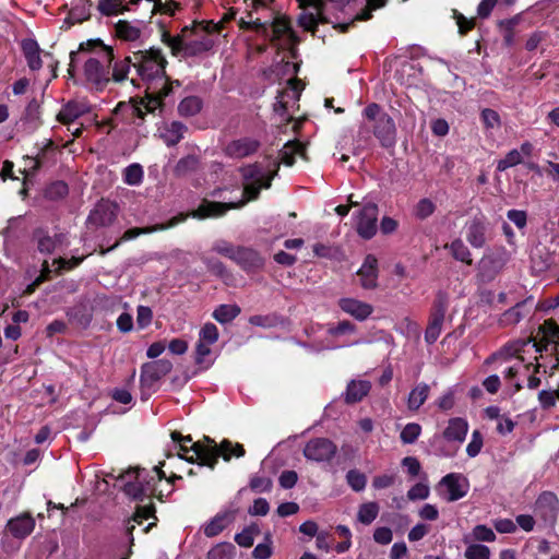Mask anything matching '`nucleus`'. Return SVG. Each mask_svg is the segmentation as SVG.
Wrapping results in <instances>:
<instances>
[{"label":"nucleus","mask_w":559,"mask_h":559,"mask_svg":"<svg viewBox=\"0 0 559 559\" xmlns=\"http://www.w3.org/2000/svg\"><path fill=\"white\" fill-rule=\"evenodd\" d=\"M85 51L95 55L84 62L85 79L97 88H103L110 82V66L115 59L114 49L105 45L100 39H88L85 43H81L79 50L71 51L70 53V73L78 52Z\"/></svg>","instance_id":"1"},{"label":"nucleus","mask_w":559,"mask_h":559,"mask_svg":"<svg viewBox=\"0 0 559 559\" xmlns=\"http://www.w3.org/2000/svg\"><path fill=\"white\" fill-rule=\"evenodd\" d=\"M133 62L140 80L148 85V90L164 91L169 95L173 91L166 76L167 60L158 48H150L133 52Z\"/></svg>","instance_id":"2"},{"label":"nucleus","mask_w":559,"mask_h":559,"mask_svg":"<svg viewBox=\"0 0 559 559\" xmlns=\"http://www.w3.org/2000/svg\"><path fill=\"white\" fill-rule=\"evenodd\" d=\"M218 31L219 25L212 22L206 27L199 25L189 28L186 26L178 36L164 33L163 41L171 48L174 55L183 53L187 57H192L209 51L214 45L210 34Z\"/></svg>","instance_id":"3"},{"label":"nucleus","mask_w":559,"mask_h":559,"mask_svg":"<svg viewBox=\"0 0 559 559\" xmlns=\"http://www.w3.org/2000/svg\"><path fill=\"white\" fill-rule=\"evenodd\" d=\"M180 450L183 453L193 451L197 453V457H200V465L207 466L211 469L215 468L219 456L228 462L231 456L242 457L246 454V450L240 443H233L230 440L224 439L217 444L214 439L207 436L203 438V441L194 442L190 448L181 444Z\"/></svg>","instance_id":"4"},{"label":"nucleus","mask_w":559,"mask_h":559,"mask_svg":"<svg viewBox=\"0 0 559 559\" xmlns=\"http://www.w3.org/2000/svg\"><path fill=\"white\" fill-rule=\"evenodd\" d=\"M272 178H273V176H269L263 181L246 182L245 187H243V195L246 198L237 203L236 202L223 203V202L203 200L200 203V205L194 211H192L190 213V216H192L193 218H198V219H204V218H209V217H219V216L225 215V213L228 210L239 209V207L243 206L249 200H255L260 194L261 188H266V189L270 188Z\"/></svg>","instance_id":"5"},{"label":"nucleus","mask_w":559,"mask_h":559,"mask_svg":"<svg viewBox=\"0 0 559 559\" xmlns=\"http://www.w3.org/2000/svg\"><path fill=\"white\" fill-rule=\"evenodd\" d=\"M364 116L372 122L373 134L383 147H392L396 142V128L391 116L384 112L377 103L364 109Z\"/></svg>","instance_id":"6"},{"label":"nucleus","mask_w":559,"mask_h":559,"mask_svg":"<svg viewBox=\"0 0 559 559\" xmlns=\"http://www.w3.org/2000/svg\"><path fill=\"white\" fill-rule=\"evenodd\" d=\"M171 369L173 364L168 359L154 360L141 367L140 384L143 400H147L156 391L158 381L168 374Z\"/></svg>","instance_id":"7"},{"label":"nucleus","mask_w":559,"mask_h":559,"mask_svg":"<svg viewBox=\"0 0 559 559\" xmlns=\"http://www.w3.org/2000/svg\"><path fill=\"white\" fill-rule=\"evenodd\" d=\"M509 259L510 254L503 247L488 250L478 262V276L484 282H491L503 270Z\"/></svg>","instance_id":"8"},{"label":"nucleus","mask_w":559,"mask_h":559,"mask_svg":"<svg viewBox=\"0 0 559 559\" xmlns=\"http://www.w3.org/2000/svg\"><path fill=\"white\" fill-rule=\"evenodd\" d=\"M334 3L337 8H343L348 0H329ZM300 8L313 7L317 13L304 12L299 16V25L306 31H314L318 23H324L326 20L323 16L324 0H298Z\"/></svg>","instance_id":"9"},{"label":"nucleus","mask_w":559,"mask_h":559,"mask_svg":"<svg viewBox=\"0 0 559 559\" xmlns=\"http://www.w3.org/2000/svg\"><path fill=\"white\" fill-rule=\"evenodd\" d=\"M336 452V444L328 438H313L304 448L305 457L318 463L330 462Z\"/></svg>","instance_id":"10"},{"label":"nucleus","mask_w":559,"mask_h":559,"mask_svg":"<svg viewBox=\"0 0 559 559\" xmlns=\"http://www.w3.org/2000/svg\"><path fill=\"white\" fill-rule=\"evenodd\" d=\"M537 515L549 526L554 527L559 514V499L552 491H543L535 502Z\"/></svg>","instance_id":"11"},{"label":"nucleus","mask_w":559,"mask_h":559,"mask_svg":"<svg viewBox=\"0 0 559 559\" xmlns=\"http://www.w3.org/2000/svg\"><path fill=\"white\" fill-rule=\"evenodd\" d=\"M117 214V203L102 199L91 211L87 223L95 227H106L115 222Z\"/></svg>","instance_id":"12"},{"label":"nucleus","mask_w":559,"mask_h":559,"mask_svg":"<svg viewBox=\"0 0 559 559\" xmlns=\"http://www.w3.org/2000/svg\"><path fill=\"white\" fill-rule=\"evenodd\" d=\"M378 206L374 203H367L360 210L356 229L359 236L365 239L372 238L377 233Z\"/></svg>","instance_id":"13"},{"label":"nucleus","mask_w":559,"mask_h":559,"mask_svg":"<svg viewBox=\"0 0 559 559\" xmlns=\"http://www.w3.org/2000/svg\"><path fill=\"white\" fill-rule=\"evenodd\" d=\"M32 240L35 243L38 252L43 254H51L57 248L62 247L67 242L64 234L49 235L45 228H36L33 231Z\"/></svg>","instance_id":"14"},{"label":"nucleus","mask_w":559,"mask_h":559,"mask_svg":"<svg viewBox=\"0 0 559 559\" xmlns=\"http://www.w3.org/2000/svg\"><path fill=\"white\" fill-rule=\"evenodd\" d=\"M123 483V492L135 501H143L147 496L148 487L143 484L141 471H128L119 477Z\"/></svg>","instance_id":"15"},{"label":"nucleus","mask_w":559,"mask_h":559,"mask_svg":"<svg viewBox=\"0 0 559 559\" xmlns=\"http://www.w3.org/2000/svg\"><path fill=\"white\" fill-rule=\"evenodd\" d=\"M439 487L447 488V497L445 500L449 502H453L462 499L467 495L468 491V481L467 479L457 473H450L442 477L439 483Z\"/></svg>","instance_id":"16"},{"label":"nucleus","mask_w":559,"mask_h":559,"mask_svg":"<svg viewBox=\"0 0 559 559\" xmlns=\"http://www.w3.org/2000/svg\"><path fill=\"white\" fill-rule=\"evenodd\" d=\"M233 261L248 273L261 270L264 265V259L257 250L242 246L237 247Z\"/></svg>","instance_id":"17"},{"label":"nucleus","mask_w":559,"mask_h":559,"mask_svg":"<svg viewBox=\"0 0 559 559\" xmlns=\"http://www.w3.org/2000/svg\"><path fill=\"white\" fill-rule=\"evenodd\" d=\"M488 222L484 215L474 216L466 224V240L474 248H483L487 242Z\"/></svg>","instance_id":"18"},{"label":"nucleus","mask_w":559,"mask_h":559,"mask_svg":"<svg viewBox=\"0 0 559 559\" xmlns=\"http://www.w3.org/2000/svg\"><path fill=\"white\" fill-rule=\"evenodd\" d=\"M260 143L251 138L234 140L225 147V153L233 158H243L258 151Z\"/></svg>","instance_id":"19"},{"label":"nucleus","mask_w":559,"mask_h":559,"mask_svg":"<svg viewBox=\"0 0 559 559\" xmlns=\"http://www.w3.org/2000/svg\"><path fill=\"white\" fill-rule=\"evenodd\" d=\"M187 217H188L187 214H179V215L174 216L173 218H170L165 224H156L154 226L143 227V228H139V227L130 228V229L124 231V234L122 235L120 240L121 241L131 240V239L136 238L140 235H145V234H151V233H155V231L166 230L168 228H173L176 225H178L179 223L185 222L187 219Z\"/></svg>","instance_id":"20"},{"label":"nucleus","mask_w":559,"mask_h":559,"mask_svg":"<svg viewBox=\"0 0 559 559\" xmlns=\"http://www.w3.org/2000/svg\"><path fill=\"white\" fill-rule=\"evenodd\" d=\"M338 307L358 321L366 320L373 311L371 305L355 298H341Z\"/></svg>","instance_id":"21"},{"label":"nucleus","mask_w":559,"mask_h":559,"mask_svg":"<svg viewBox=\"0 0 559 559\" xmlns=\"http://www.w3.org/2000/svg\"><path fill=\"white\" fill-rule=\"evenodd\" d=\"M357 274L360 276L361 286L364 288H376L378 278V260L376 257L368 254Z\"/></svg>","instance_id":"22"},{"label":"nucleus","mask_w":559,"mask_h":559,"mask_svg":"<svg viewBox=\"0 0 559 559\" xmlns=\"http://www.w3.org/2000/svg\"><path fill=\"white\" fill-rule=\"evenodd\" d=\"M237 513V509L226 510L217 513L204 527V534L206 537L217 536L223 532L230 523L234 522Z\"/></svg>","instance_id":"23"},{"label":"nucleus","mask_w":559,"mask_h":559,"mask_svg":"<svg viewBox=\"0 0 559 559\" xmlns=\"http://www.w3.org/2000/svg\"><path fill=\"white\" fill-rule=\"evenodd\" d=\"M88 111L90 108L85 103L70 100L58 112L57 120L62 124L68 126Z\"/></svg>","instance_id":"24"},{"label":"nucleus","mask_w":559,"mask_h":559,"mask_svg":"<svg viewBox=\"0 0 559 559\" xmlns=\"http://www.w3.org/2000/svg\"><path fill=\"white\" fill-rule=\"evenodd\" d=\"M7 527L15 538H25L34 531L35 521L31 515H21L11 519Z\"/></svg>","instance_id":"25"},{"label":"nucleus","mask_w":559,"mask_h":559,"mask_svg":"<svg viewBox=\"0 0 559 559\" xmlns=\"http://www.w3.org/2000/svg\"><path fill=\"white\" fill-rule=\"evenodd\" d=\"M21 48L26 59L27 66L32 71H37L41 68L43 61L40 58V48L37 41L33 38H26L21 41Z\"/></svg>","instance_id":"26"},{"label":"nucleus","mask_w":559,"mask_h":559,"mask_svg":"<svg viewBox=\"0 0 559 559\" xmlns=\"http://www.w3.org/2000/svg\"><path fill=\"white\" fill-rule=\"evenodd\" d=\"M188 128L180 121H173L167 123L160 130V138L167 146L178 144L182 139Z\"/></svg>","instance_id":"27"},{"label":"nucleus","mask_w":559,"mask_h":559,"mask_svg":"<svg viewBox=\"0 0 559 559\" xmlns=\"http://www.w3.org/2000/svg\"><path fill=\"white\" fill-rule=\"evenodd\" d=\"M371 383L367 380H352L346 388L345 401L348 404L360 402L370 391Z\"/></svg>","instance_id":"28"},{"label":"nucleus","mask_w":559,"mask_h":559,"mask_svg":"<svg viewBox=\"0 0 559 559\" xmlns=\"http://www.w3.org/2000/svg\"><path fill=\"white\" fill-rule=\"evenodd\" d=\"M468 430L466 420L462 418H452L443 431V437L449 441L463 442Z\"/></svg>","instance_id":"29"},{"label":"nucleus","mask_w":559,"mask_h":559,"mask_svg":"<svg viewBox=\"0 0 559 559\" xmlns=\"http://www.w3.org/2000/svg\"><path fill=\"white\" fill-rule=\"evenodd\" d=\"M131 67H134L133 55L127 56L122 60L116 61L114 59L110 66V81L112 80L116 83H121L127 80Z\"/></svg>","instance_id":"30"},{"label":"nucleus","mask_w":559,"mask_h":559,"mask_svg":"<svg viewBox=\"0 0 559 559\" xmlns=\"http://www.w3.org/2000/svg\"><path fill=\"white\" fill-rule=\"evenodd\" d=\"M200 159L197 155H187L180 158L174 167V175L176 177H186L198 170Z\"/></svg>","instance_id":"31"},{"label":"nucleus","mask_w":559,"mask_h":559,"mask_svg":"<svg viewBox=\"0 0 559 559\" xmlns=\"http://www.w3.org/2000/svg\"><path fill=\"white\" fill-rule=\"evenodd\" d=\"M430 388L426 383L417 384L409 393L407 406L411 411H417L428 399Z\"/></svg>","instance_id":"32"},{"label":"nucleus","mask_w":559,"mask_h":559,"mask_svg":"<svg viewBox=\"0 0 559 559\" xmlns=\"http://www.w3.org/2000/svg\"><path fill=\"white\" fill-rule=\"evenodd\" d=\"M203 107V102L198 96H188L178 105V114L181 117H193L198 115Z\"/></svg>","instance_id":"33"},{"label":"nucleus","mask_w":559,"mask_h":559,"mask_svg":"<svg viewBox=\"0 0 559 559\" xmlns=\"http://www.w3.org/2000/svg\"><path fill=\"white\" fill-rule=\"evenodd\" d=\"M91 16V3L88 1L78 4L70 11L68 17L64 20L66 28H69L74 23H81L88 20Z\"/></svg>","instance_id":"34"},{"label":"nucleus","mask_w":559,"mask_h":559,"mask_svg":"<svg viewBox=\"0 0 559 559\" xmlns=\"http://www.w3.org/2000/svg\"><path fill=\"white\" fill-rule=\"evenodd\" d=\"M286 34L289 35L290 38L295 37L289 21L285 17H276L272 23V35L267 33L265 36L270 37L271 41H274Z\"/></svg>","instance_id":"35"},{"label":"nucleus","mask_w":559,"mask_h":559,"mask_svg":"<svg viewBox=\"0 0 559 559\" xmlns=\"http://www.w3.org/2000/svg\"><path fill=\"white\" fill-rule=\"evenodd\" d=\"M240 313L237 305H221L214 312L213 318L222 324L229 323Z\"/></svg>","instance_id":"36"},{"label":"nucleus","mask_w":559,"mask_h":559,"mask_svg":"<svg viewBox=\"0 0 559 559\" xmlns=\"http://www.w3.org/2000/svg\"><path fill=\"white\" fill-rule=\"evenodd\" d=\"M116 34L119 38L127 40V41H134L139 39L141 35L140 28L132 25L128 21H119L116 26Z\"/></svg>","instance_id":"37"},{"label":"nucleus","mask_w":559,"mask_h":559,"mask_svg":"<svg viewBox=\"0 0 559 559\" xmlns=\"http://www.w3.org/2000/svg\"><path fill=\"white\" fill-rule=\"evenodd\" d=\"M449 306V297L444 292H438L433 301L430 318L444 321L445 312Z\"/></svg>","instance_id":"38"},{"label":"nucleus","mask_w":559,"mask_h":559,"mask_svg":"<svg viewBox=\"0 0 559 559\" xmlns=\"http://www.w3.org/2000/svg\"><path fill=\"white\" fill-rule=\"evenodd\" d=\"M379 514V506L377 502L362 503L357 513V519L365 525L371 524Z\"/></svg>","instance_id":"39"},{"label":"nucleus","mask_w":559,"mask_h":559,"mask_svg":"<svg viewBox=\"0 0 559 559\" xmlns=\"http://www.w3.org/2000/svg\"><path fill=\"white\" fill-rule=\"evenodd\" d=\"M453 258L457 261L464 262L467 265H472L473 260L471 258L469 249L464 245L461 239L453 240L449 246H447Z\"/></svg>","instance_id":"40"},{"label":"nucleus","mask_w":559,"mask_h":559,"mask_svg":"<svg viewBox=\"0 0 559 559\" xmlns=\"http://www.w3.org/2000/svg\"><path fill=\"white\" fill-rule=\"evenodd\" d=\"M236 547L231 543H219L207 552V559H234Z\"/></svg>","instance_id":"41"},{"label":"nucleus","mask_w":559,"mask_h":559,"mask_svg":"<svg viewBox=\"0 0 559 559\" xmlns=\"http://www.w3.org/2000/svg\"><path fill=\"white\" fill-rule=\"evenodd\" d=\"M146 100L142 102L145 110L147 112H154L157 108L162 107L163 99L167 96L164 95L162 90L152 91L148 90V85L146 86Z\"/></svg>","instance_id":"42"},{"label":"nucleus","mask_w":559,"mask_h":559,"mask_svg":"<svg viewBox=\"0 0 559 559\" xmlns=\"http://www.w3.org/2000/svg\"><path fill=\"white\" fill-rule=\"evenodd\" d=\"M300 154L304 156L305 146L298 141H289L285 144V150L282 151V160L284 164L292 166L295 162L293 154Z\"/></svg>","instance_id":"43"},{"label":"nucleus","mask_w":559,"mask_h":559,"mask_svg":"<svg viewBox=\"0 0 559 559\" xmlns=\"http://www.w3.org/2000/svg\"><path fill=\"white\" fill-rule=\"evenodd\" d=\"M123 180L127 185L139 186L143 180V168L140 164H131L123 170Z\"/></svg>","instance_id":"44"},{"label":"nucleus","mask_w":559,"mask_h":559,"mask_svg":"<svg viewBox=\"0 0 559 559\" xmlns=\"http://www.w3.org/2000/svg\"><path fill=\"white\" fill-rule=\"evenodd\" d=\"M272 536L271 533L267 532L264 536V543L258 544L253 551L252 557L254 559H269L273 551H272Z\"/></svg>","instance_id":"45"},{"label":"nucleus","mask_w":559,"mask_h":559,"mask_svg":"<svg viewBox=\"0 0 559 559\" xmlns=\"http://www.w3.org/2000/svg\"><path fill=\"white\" fill-rule=\"evenodd\" d=\"M420 432H421V427L419 424L409 423L401 431L400 438L403 443L412 444L418 439V437L420 436Z\"/></svg>","instance_id":"46"},{"label":"nucleus","mask_w":559,"mask_h":559,"mask_svg":"<svg viewBox=\"0 0 559 559\" xmlns=\"http://www.w3.org/2000/svg\"><path fill=\"white\" fill-rule=\"evenodd\" d=\"M326 332L331 336L352 334L356 332V325L348 320H343L337 324H329Z\"/></svg>","instance_id":"47"},{"label":"nucleus","mask_w":559,"mask_h":559,"mask_svg":"<svg viewBox=\"0 0 559 559\" xmlns=\"http://www.w3.org/2000/svg\"><path fill=\"white\" fill-rule=\"evenodd\" d=\"M68 193H69V188L64 181H55V182L50 183L45 191V195L50 200L62 199Z\"/></svg>","instance_id":"48"},{"label":"nucleus","mask_w":559,"mask_h":559,"mask_svg":"<svg viewBox=\"0 0 559 559\" xmlns=\"http://www.w3.org/2000/svg\"><path fill=\"white\" fill-rule=\"evenodd\" d=\"M346 480L354 491L364 490L367 484V478L365 474L360 473L357 469L348 471L346 474Z\"/></svg>","instance_id":"49"},{"label":"nucleus","mask_w":559,"mask_h":559,"mask_svg":"<svg viewBox=\"0 0 559 559\" xmlns=\"http://www.w3.org/2000/svg\"><path fill=\"white\" fill-rule=\"evenodd\" d=\"M203 262L205 263L207 270L212 274L221 277L222 280H227L230 277V274L227 271L226 266L219 260L212 259V258H205V259H203Z\"/></svg>","instance_id":"50"},{"label":"nucleus","mask_w":559,"mask_h":559,"mask_svg":"<svg viewBox=\"0 0 559 559\" xmlns=\"http://www.w3.org/2000/svg\"><path fill=\"white\" fill-rule=\"evenodd\" d=\"M480 119L486 129H497L501 126L499 114L490 108H485L481 110Z\"/></svg>","instance_id":"51"},{"label":"nucleus","mask_w":559,"mask_h":559,"mask_svg":"<svg viewBox=\"0 0 559 559\" xmlns=\"http://www.w3.org/2000/svg\"><path fill=\"white\" fill-rule=\"evenodd\" d=\"M273 483L270 477L253 475L250 478L249 487L254 492H267L272 489Z\"/></svg>","instance_id":"52"},{"label":"nucleus","mask_w":559,"mask_h":559,"mask_svg":"<svg viewBox=\"0 0 559 559\" xmlns=\"http://www.w3.org/2000/svg\"><path fill=\"white\" fill-rule=\"evenodd\" d=\"M544 249L536 248L532 253V261L534 263V267L538 271L547 270L551 263L552 259L548 252H543Z\"/></svg>","instance_id":"53"},{"label":"nucleus","mask_w":559,"mask_h":559,"mask_svg":"<svg viewBox=\"0 0 559 559\" xmlns=\"http://www.w3.org/2000/svg\"><path fill=\"white\" fill-rule=\"evenodd\" d=\"M436 210L435 203L430 199H421L415 206V216L419 219H425L433 214Z\"/></svg>","instance_id":"54"},{"label":"nucleus","mask_w":559,"mask_h":559,"mask_svg":"<svg viewBox=\"0 0 559 559\" xmlns=\"http://www.w3.org/2000/svg\"><path fill=\"white\" fill-rule=\"evenodd\" d=\"M242 178L246 182L263 181L267 177L258 165H249L241 169Z\"/></svg>","instance_id":"55"},{"label":"nucleus","mask_w":559,"mask_h":559,"mask_svg":"<svg viewBox=\"0 0 559 559\" xmlns=\"http://www.w3.org/2000/svg\"><path fill=\"white\" fill-rule=\"evenodd\" d=\"M464 556L466 559H489L490 550L485 545L474 544L466 548Z\"/></svg>","instance_id":"56"},{"label":"nucleus","mask_w":559,"mask_h":559,"mask_svg":"<svg viewBox=\"0 0 559 559\" xmlns=\"http://www.w3.org/2000/svg\"><path fill=\"white\" fill-rule=\"evenodd\" d=\"M522 162L521 153L518 150L510 151L504 158L500 159L497 165L499 171L516 166Z\"/></svg>","instance_id":"57"},{"label":"nucleus","mask_w":559,"mask_h":559,"mask_svg":"<svg viewBox=\"0 0 559 559\" xmlns=\"http://www.w3.org/2000/svg\"><path fill=\"white\" fill-rule=\"evenodd\" d=\"M442 324H443V321H439V320H435V319L430 318L429 324L425 332V341L428 344H433L438 340V337L441 333V330H442Z\"/></svg>","instance_id":"58"},{"label":"nucleus","mask_w":559,"mask_h":559,"mask_svg":"<svg viewBox=\"0 0 559 559\" xmlns=\"http://www.w3.org/2000/svg\"><path fill=\"white\" fill-rule=\"evenodd\" d=\"M483 448V436L478 430H475L472 435V439L466 447V453L469 457H475L479 454Z\"/></svg>","instance_id":"59"},{"label":"nucleus","mask_w":559,"mask_h":559,"mask_svg":"<svg viewBox=\"0 0 559 559\" xmlns=\"http://www.w3.org/2000/svg\"><path fill=\"white\" fill-rule=\"evenodd\" d=\"M218 338V330L213 323H205L200 331V340L207 344H214Z\"/></svg>","instance_id":"60"},{"label":"nucleus","mask_w":559,"mask_h":559,"mask_svg":"<svg viewBox=\"0 0 559 559\" xmlns=\"http://www.w3.org/2000/svg\"><path fill=\"white\" fill-rule=\"evenodd\" d=\"M430 489L428 485L418 483L414 485L407 492V498L412 501L414 500H424L429 496Z\"/></svg>","instance_id":"61"},{"label":"nucleus","mask_w":559,"mask_h":559,"mask_svg":"<svg viewBox=\"0 0 559 559\" xmlns=\"http://www.w3.org/2000/svg\"><path fill=\"white\" fill-rule=\"evenodd\" d=\"M523 306L524 304H516L514 307L507 310L501 317V322L504 325H514L519 323L522 320L521 316L519 314V309H521Z\"/></svg>","instance_id":"62"},{"label":"nucleus","mask_w":559,"mask_h":559,"mask_svg":"<svg viewBox=\"0 0 559 559\" xmlns=\"http://www.w3.org/2000/svg\"><path fill=\"white\" fill-rule=\"evenodd\" d=\"M236 250H237V247H235L233 243H230L226 240H217L213 245V251H215L216 253L224 255L230 260H233V257H234Z\"/></svg>","instance_id":"63"},{"label":"nucleus","mask_w":559,"mask_h":559,"mask_svg":"<svg viewBox=\"0 0 559 559\" xmlns=\"http://www.w3.org/2000/svg\"><path fill=\"white\" fill-rule=\"evenodd\" d=\"M120 7L119 0H100L97 8L104 15H114L120 12Z\"/></svg>","instance_id":"64"}]
</instances>
